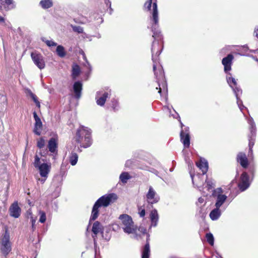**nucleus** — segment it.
<instances>
[{"label": "nucleus", "mask_w": 258, "mask_h": 258, "mask_svg": "<svg viewBox=\"0 0 258 258\" xmlns=\"http://www.w3.org/2000/svg\"><path fill=\"white\" fill-rule=\"evenodd\" d=\"M204 202H205V200H204V198H203L202 197H200L199 198L198 202V203L202 204L204 203Z\"/></svg>", "instance_id": "53"}, {"label": "nucleus", "mask_w": 258, "mask_h": 258, "mask_svg": "<svg viewBox=\"0 0 258 258\" xmlns=\"http://www.w3.org/2000/svg\"><path fill=\"white\" fill-rule=\"evenodd\" d=\"M233 56L231 54H229L225 57H224L222 60V63L224 67V71L226 73H228L231 70V65Z\"/></svg>", "instance_id": "19"}, {"label": "nucleus", "mask_w": 258, "mask_h": 258, "mask_svg": "<svg viewBox=\"0 0 258 258\" xmlns=\"http://www.w3.org/2000/svg\"><path fill=\"white\" fill-rule=\"evenodd\" d=\"M220 208L221 207L217 208L215 207V208L211 211L209 216L212 220H217L221 216V210L220 209Z\"/></svg>", "instance_id": "24"}, {"label": "nucleus", "mask_w": 258, "mask_h": 258, "mask_svg": "<svg viewBox=\"0 0 258 258\" xmlns=\"http://www.w3.org/2000/svg\"><path fill=\"white\" fill-rule=\"evenodd\" d=\"M79 98H77V97H75V98H71V99L69 100V102H71L72 101H74V102H78V99Z\"/></svg>", "instance_id": "56"}, {"label": "nucleus", "mask_w": 258, "mask_h": 258, "mask_svg": "<svg viewBox=\"0 0 258 258\" xmlns=\"http://www.w3.org/2000/svg\"><path fill=\"white\" fill-rule=\"evenodd\" d=\"M150 219L151 221V225L149 228L151 229L152 227H156L159 220V215L157 210L153 209L151 211L150 214Z\"/></svg>", "instance_id": "21"}, {"label": "nucleus", "mask_w": 258, "mask_h": 258, "mask_svg": "<svg viewBox=\"0 0 258 258\" xmlns=\"http://www.w3.org/2000/svg\"><path fill=\"white\" fill-rule=\"evenodd\" d=\"M109 99H111L110 101L111 103L110 104V106L114 110L117 109V107L118 106V101L115 98H108Z\"/></svg>", "instance_id": "34"}, {"label": "nucleus", "mask_w": 258, "mask_h": 258, "mask_svg": "<svg viewBox=\"0 0 258 258\" xmlns=\"http://www.w3.org/2000/svg\"><path fill=\"white\" fill-rule=\"evenodd\" d=\"M247 122L249 124V134L248 137L249 140V150H252V148L254 144L255 138L256 134V127L255 122L251 117H249L247 119Z\"/></svg>", "instance_id": "10"}, {"label": "nucleus", "mask_w": 258, "mask_h": 258, "mask_svg": "<svg viewBox=\"0 0 258 258\" xmlns=\"http://www.w3.org/2000/svg\"><path fill=\"white\" fill-rule=\"evenodd\" d=\"M36 219H37L36 217H31L30 219V221L32 224V229L33 231H34V230L35 229V224Z\"/></svg>", "instance_id": "45"}, {"label": "nucleus", "mask_w": 258, "mask_h": 258, "mask_svg": "<svg viewBox=\"0 0 258 258\" xmlns=\"http://www.w3.org/2000/svg\"><path fill=\"white\" fill-rule=\"evenodd\" d=\"M141 229V231L142 232H143V233H146V229H145L144 228H141L140 227V228Z\"/></svg>", "instance_id": "58"}, {"label": "nucleus", "mask_w": 258, "mask_h": 258, "mask_svg": "<svg viewBox=\"0 0 258 258\" xmlns=\"http://www.w3.org/2000/svg\"><path fill=\"white\" fill-rule=\"evenodd\" d=\"M196 165L197 167L202 171L203 174L202 175H197L196 177H195L194 175L191 172V171H189L190 175L192 179V182L194 185H196L198 187L200 188L202 185H203V181H198L196 184L195 183V180L197 178L198 180L206 174L208 170V163L207 161L204 159L201 158L199 162H196Z\"/></svg>", "instance_id": "5"}, {"label": "nucleus", "mask_w": 258, "mask_h": 258, "mask_svg": "<svg viewBox=\"0 0 258 258\" xmlns=\"http://www.w3.org/2000/svg\"><path fill=\"white\" fill-rule=\"evenodd\" d=\"M134 161L132 160H128L125 163V166L127 168H131L134 164Z\"/></svg>", "instance_id": "46"}, {"label": "nucleus", "mask_w": 258, "mask_h": 258, "mask_svg": "<svg viewBox=\"0 0 258 258\" xmlns=\"http://www.w3.org/2000/svg\"><path fill=\"white\" fill-rule=\"evenodd\" d=\"M52 0H41L39 2V5L43 9H48L53 6Z\"/></svg>", "instance_id": "28"}, {"label": "nucleus", "mask_w": 258, "mask_h": 258, "mask_svg": "<svg viewBox=\"0 0 258 258\" xmlns=\"http://www.w3.org/2000/svg\"><path fill=\"white\" fill-rule=\"evenodd\" d=\"M163 48L162 42L154 41L152 43L151 51L152 53V59L153 62V71L157 82L159 85L158 92L161 95L162 86L163 88L166 87L164 73L163 69L160 64H158V57L161 54Z\"/></svg>", "instance_id": "1"}, {"label": "nucleus", "mask_w": 258, "mask_h": 258, "mask_svg": "<svg viewBox=\"0 0 258 258\" xmlns=\"http://www.w3.org/2000/svg\"><path fill=\"white\" fill-rule=\"evenodd\" d=\"M33 101L35 103L36 105L38 107V108L40 107V102L38 100L37 98H32Z\"/></svg>", "instance_id": "50"}, {"label": "nucleus", "mask_w": 258, "mask_h": 258, "mask_svg": "<svg viewBox=\"0 0 258 258\" xmlns=\"http://www.w3.org/2000/svg\"><path fill=\"white\" fill-rule=\"evenodd\" d=\"M120 225L125 233H133L135 231L134 222L132 217L127 214H122L119 217Z\"/></svg>", "instance_id": "6"}, {"label": "nucleus", "mask_w": 258, "mask_h": 258, "mask_svg": "<svg viewBox=\"0 0 258 258\" xmlns=\"http://www.w3.org/2000/svg\"><path fill=\"white\" fill-rule=\"evenodd\" d=\"M73 89L75 93V97H80L82 90V84L80 81L76 82L73 86Z\"/></svg>", "instance_id": "26"}, {"label": "nucleus", "mask_w": 258, "mask_h": 258, "mask_svg": "<svg viewBox=\"0 0 258 258\" xmlns=\"http://www.w3.org/2000/svg\"><path fill=\"white\" fill-rule=\"evenodd\" d=\"M56 52L57 55L61 58L64 57L66 55L64 47L60 45L57 46Z\"/></svg>", "instance_id": "31"}, {"label": "nucleus", "mask_w": 258, "mask_h": 258, "mask_svg": "<svg viewBox=\"0 0 258 258\" xmlns=\"http://www.w3.org/2000/svg\"><path fill=\"white\" fill-rule=\"evenodd\" d=\"M82 53L83 54V57H84V59L86 61V64L85 65L87 68L89 70V72H91L92 71V67H91V64L89 63V62H88V61L87 60V58L85 56V54L84 53V52H82Z\"/></svg>", "instance_id": "44"}, {"label": "nucleus", "mask_w": 258, "mask_h": 258, "mask_svg": "<svg viewBox=\"0 0 258 258\" xmlns=\"http://www.w3.org/2000/svg\"><path fill=\"white\" fill-rule=\"evenodd\" d=\"M26 91L28 93V94H29V97H35L30 90H27Z\"/></svg>", "instance_id": "55"}, {"label": "nucleus", "mask_w": 258, "mask_h": 258, "mask_svg": "<svg viewBox=\"0 0 258 258\" xmlns=\"http://www.w3.org/2000/svg\"><path fill=\"white\" fill-rule=\"evenodd\" d=\"M152 4V0H147L144 4V8L147 11H151V6Z\"/></svg>", "instance_id": "41"}, {"label": "nucleus", "mask_w": 258, "mask_h": 258, "mask_svg": "<svg viewBox=\"0 0 258 258\" xmlns=\"http://www.w3.org/2000/svg\"><path fill=\"white\" fill-rule=\"evenodd\" d=\"M153 9L152 11L151 19L154 22V25L152 26V31L153 32V37L154 38V41L161 42L162 36L161 34V32L157 29L158 27V11L157 9V5L156 2L153 3Z\"/></svg>", "instance_id": "4"}, {"label": "nucleus", "mask_w": 258, "mask_h": 258, "mask_svg": "<svg viewBox=\"0 0 258 258\" xmlns=\"http://www.w3.org/2000/svg\"><path fill=\"white\" fill-rule=\"evenodd\" d=\"M46 178H43V177H42V178H41V179H39V181H40L42 183H43L45 181V180H46Z\"/></svg>", "instance_id": "57"}, {"label": "nucleus", "mask_w": 258, "mask_h": 258, "mask_svg": "<svg viewBox=\"0 0 258 258\" xmlns=\"http://www.w3.org/2000/svg\"><path fill=\"white\" fill-rule=\"evenodd\" d=\"M69 162L72 166H75L77 163L78 160V154L74 152H72L69 156Z\"/></svg>", "instance_id": "30"}, {"label": "nucleus", "mask_w": 258, "mask_h": 258, "mask_svg": "<svg viewBox=\"0 0 258 258\" xmlns=\"http://www.w3.org/2000/svg\"><path fill=\"white\" fill-rule=\"evenodd\" d=\"M91 131L88 127L80 126L76 133V141L81 147L87 148L92 145Z\"/></svg>", "instance_id": "3"}, {"label": "nucleus", "mask_w": 258, "mask_h": 258, "mask_svg": "<svg viewBox=\"0 0 258 258\" xmlns=\"http://www.w3.org/2000/svg\"><path fill=\"white\" fill-rule=\"evenodd\" d=\"M81 37L83 39L88 38L90 41L91 40V36L87 33H84V32H83V33H82Z\"/></svg>", "instance_id": "49"}, {"label": "nucleus", "mask_w": 258, "mask_h": 258, "mask_svg": "<svg viewBox=\"0 0 258 258\" xmlns=\"http://www.w3.org/2000/svg\"><path fill=\"white\" fill-rule=\"evenodd\" d=\"M1 250L2 253L7 256L12 250L11 243L10 240V234L6 230L0 240Z\"/></svg>", "instance_id": "9"}, {"label": "nucleus", "mask_w": 258, "mask_h": 258, "mask_svg": "<svg viewBox=\"0 0 258 258\" xmlns=\"http://www.w3.org/2000/svg\"><path fill=\"white\" fill-rule=\"evenodd\" d=\"M45 140L43 138H41L37 141V146L40 149L43 148L45 146Z\"/></svg>", "instance_id": "38"}, {"label": "nucleus", "mask_w": 258, "mask_h": 258, "mask_svg": "<svg viewBox=\"0 0 258 258\" xmlns=\"http://www.w3.org/2000/svg\"><path fill=\"white\" fill-rule=\"evenodd\" d=\"M226 80L228 84L233 89V91L236 97H239L242 95V90L237 87V82L235 78L229 72L227 73Z\"/></svg>", "instance_id": "12"}, {"label": "nucleus", "mask_w": 258, "mask_h": 258, "mask_svg": "<svg viewBox=\"0 0 258 258\" xmlns=\"http://www.w3.org/2000/svg\"><path fill=\"white\" fill-rule=\"evenodd\" d=\"M31 56L34 63L40 70L43 69L45 67V62L43 56L39 53L33 52Z\"/></svg>", "instance_id": "13"}, {"label": "nucleus", "mask_w": 258, "mask_h": 258, "mask_svg": "<svg viewBox=\"0 0 258 258\" xmlns=\"http://www.w3.org/2000/svg\"><path fill=\"white\" fill-rule=\"evenodd\" d=\"M146 198L147 202L151 204L157 203L160 200L159 196L152 186L149 187Z\"/></svg>", "instance_id": "16"}, {"label": "nucleus", "mask_w": 258, "mask_h": 258, "mask_svg": "<svg viewBox=\"0 0 258 258\" xmlns=\"http://www.w3.org/2000/svg\"><path fill=\"white\" fill-rule=\"evenodd\" d=\"M58 136L55 135L51 138L48 142L47 148L50 152L49 155L52 156V158L55 161L58 155Z\"/></svg>", "instance_id": "11"}, {"label": "nucleus", "mask_w": 258, "mask_h": 258, "mask_svg": "<svg viewBox=\"0 0 258 258\" xmlns=\"http://www.w3.org/2000/svg\"><path fill=\"white\" fill-rule=\"evenodd\" d=\"M237 161L244 168H246L248 165V161L246 154L242 152L239 153L237 155Z\"/></svg>", "instance_id": "22"}, {"label": "nucleus", "mask_w": 258, "mask_h": 258, "mask_svg": "<svg viewBox=\"0 0 258 258\" xmlns=\"http://www.w3.org/2000/svg\"><path fill=\"white\" fill-rule=\"evenodd\" d=\"M112 95L111 90L108 88L101 89L97 92V97H108Z\"/></svg>", "instance_id": "27"}, {"label": "nucleus", "mask_w": 258, "mask_h": 258, "mask_svg": "<svg viewBox=\"0 0 258 258\" xmlns=\"http://www.w3.org/2000/svg\"><path fill=\"white\" fill-rule=\"evenodd\" d=\"M33 117L35 120L34 123V127L33 129L34 133L37 135L40 136L41 134V132L42 131V121L39 118V117L37 115L36 112L34 111L33 113Z\"/></svg>", "instance_id": "18"}, {"label": "nucleus", "mask_w": 258, "mask_h": 258, "mask_svg": "<svg viewBox=\"0 0 258 258\" xmlns=\"http://www.w3.org/2000/svg\"><path fill=\"white\" fill-rule=\"evenodd\" d=\"M249 172H250L252 174H253V173H254V168H249Z\"/></svg>", "instance_id": "60"}, {"label": "nucleus", "mask_w": 258, "mask_h": 258, "mask_svg": "<svg viewBox=\"0 0 258 258\" xmlns=\"http://www.w3.org/2000/svg\"><path fill=\"white\" fill-rule=\"evenodd\" d=\"M107 98H98L96 100V103L98 105L103 106L106 101H107L106 100Z\"/></svg>", "instance_id": "42"}, {"label": "nucleus", "mask_w": 258, "mask_h": 258, "mask_svg": "<svg viewBox=\"0 0 258 258\" xmlns=\"http://www.w3.org/2000/svg\"><path fill=\"white\" fill-rule=\"evenodd\" d=\"M118 199V196L115 193H110L104 195L99 198L95 203L91 212L90 218L91 221L95 220L99 214V208L107 207L111 204L114 203Z\"/></svg>", "instance_id": "2"}, {"label": "nucleus", "mask_w": 258, "mask_h": 258, "mask_svg": "<svg viewBox=\"0 0 258 258\" xmlns=\"http://www.w3.org/2000/svg\"><path fill=\"white\" fill-rule=\"evenodd\" d=\"M9 211L10 216L13 217L17 218L20 216L21 210L17 202H15L11 205Z\"/></svg>", "instance_id": "20"}, {"label": "nucleus", "mask_w": 258, "mask_h": 258, "mask_svg": "<svg viewBox=\"0 0 258 258\" xmlns=\"http://www.w3.org/2000/svg\"><path fill=\"white\" fill-rule=\"evenodd\" d=\"M5 19L3 17L0 16V23H4Z\"/></svg>", "instance_id": "59"}, {"label": "nucleus", "mask_w": 258, "mask_h": 258, "mask_svg": "<svg viewBox=\"0 0 258 258\" xmlns=\"http://www.w3.org/2000/svg\"><path fill=\"white\" fill-rule=\"evenodd\" d=\"M138 214L142 218L144 217L146 214V211L144 208H143L142 206L138 207Z\"/></svg>", "instance_id": "40"}, {"label": "nucleus", "mask_w": 258, "mask_h": 258, "mask_svg": "<svg viewBox=\"0 0 258 258\" xmlns=\"http://www.w3.org/2000/svg\"><path fill=\"white\" fill-rule=\"evenodd\" d=\"M167 98H165V101H166V102L167 101Z\"/></svg>", "instance_id": "62"}, {"label": "nucleus", "mask_w": 258, "mask_h": 258, "mask_svg": "<svg viewBox=\"0 0 258 258\" xmlns=\"http://www.w3.org/2000/svg\"><path fill=\"white\" fill-rule=\"evenodd\" d=\"M147 242L145 245L143 251L142 258H149L150 252V245H149V234H147Z\"/></svg>", "instance_id": "25"}, {"label": "nucleus", "mask_w": 258, "mask_h": 258, "mask_svg": "<svg viewBox=\"0 0 258 258\" xmlns=\"http://www.w3.org/2000/svg\"><path fill=\"white\" fill-rule=\"evenodd\" d=\"M73 30L78 33H83L84 31L83 28L81 26L71 25Z\"/></svg>", "instance_id": "39"}, {"label": "nucleus", "mask_w": 258, "mask_h": 258, "mask_svg": "<svg viewBox=\"0 0 258 258\" xmlns=\"http://www.w3.org/2000/svg\"><path fill=\"white\" fill-rule=\"evenodd\" d=\"M105 3L107 7L110 8V14H111L113 10L111 8V2L109 0H104Z\"/></svg>", "instance_id": "48"}, {"label": "nucleus", "mask_w": 258, "mask_h": 258, "mask_svg": "<svg viewBox=\"0 0 258 258\" xmlns=\"http://www.w3.org/2000/svg\"><path fill=\"white\" fill-rule=\"evenodd\" d=\"M250 184L249 176L246 172H243L240 176V181L238 184L239 189L243 191L247 189Z\"/></svg>", "instance_id": "15"}, {"label": "nucleus", "mask_w": 258, "mask_h": 258, "mask_svg": "<svg viewBox=\"0 0 258 258\" xmlns=\"http://www.w3.org/2000/svg\"><path fill=\"white\" fill-rule=\"evenodd\" d=\"M237 104L241 111L242 112L243 109H246V108L243 105L242 101L240 100V98H237Z\"/></svg>", "instance_id": "43"}, {"label": "nucleus", "mask_w": 258, "mask_h": 258, "mask_svg": "<svg viewBox=\"0 0 258 258\" xmlns=\"http://www.w3.org/2000/svg\"><path fill=\"white\" fill-rule=\"evenodd\" d=\"M253 34L257 38H258V26L254 28Z\"/></svg>", "instance_id": "51"}, {"label": "nucleus", "mask_w": 258, "mask_h": 258, "mask_svg": "<svg viewBox=\"0 0 258 258\" xmlns=\"http://www.w3.org/2000/svg\"><path fill=\"white\" fill-rule=\"evenodd\" d=\"M212 197L215 201V206L217 208L222 207L227 199V196L224 194V191L221 187L214 189Z\"/></svg>", "instance_id": "8"}, {"label": "nucleus", "mask_w": 258, "mask_h": 258, "mask_svg": "<svg viewBox=\"0 0 258 258\" xmlns=\"http://www.w3.org/2000/svg\"><path fill=\"white\" fill-rule=\"evenodd\" d=\"M39 215H40L39 221L41 223H44L46 219L45 213L43 211H39Z\"/></svg>", "instance_id": "37"}, {"label": "nucleus", "mask_w": 258, "mask_h": 258, "mask_svg": "<svg viewBox=\"0 0 258 258\" xmlns=\"http://www.w3.org/2000/svg\"><path fill=\"white\" fill-rule=\"evenodd\" d=\"M0 10L2 9L3 5L7 10L13 9L15 7L13 0H0Z\"/></svg>", "instance_id": "23"}, {"label": "nucleus", "mask_w": 258, "mask_h": 258, "mask_svg": "<svg viewBox=\"0 0 258 258\" xmlns=\"http://www.w3.org/2000/svg\"><path fill=\"white\" fill-rule=\"evenodd\" d=\"M131 176L129 174V173L127 172H122L119 176L120 180L123 183H125L127 182L128 179L131 178Z\"/></svg>", "instance_id": "32"}, {"label": "nucleus", "mask_w": 258, "mask_h": 258, "mask_svg": "<svg viewBox=\"0 0 258 258\" xmlns=\"http://www.w3.org/2000/svg\"><path fill=\"white\" fill-rule=\"evenodd\" d=\"M27 217L28 219H30L31 217H34L32 215V213L31 211V210H28L27 212Z\"/></svg>", "instance_id": "52"}, {"label": "nucleus", "mask_w": 258, "mask_h": 258, "mask_svg": "<svg viewBox=\"0 0 258 258\" xmlns=\"http://www.w3.org/2000/svg\"><path fill=\"white\" fill-rule=\"evenodd\" d=\"M103 227L100 223L98 221H95L92 226V238L94 240V247L97 246V235L99 233H103Z\"/></svg>", "instance_id": "17"}, {"label": "nucleus", "mask_w": 258, "mask_h": 258, "mask_svg": "<svg viewBox=\"0 0 258 258\" xmlns=\"http://www.w3.org/2000/svg\"><path fill=\"white\" fill-rule=\"evenodd\" d=\"M167 109L168 110H170V109L169 106H167ZM174 113L173 114H172L171 113V111H170V115L173 116V117L174 118H178L179 121L180 122L181 127H183L184 126V125L183 124V123L181 121L180 118V116H179L178 113L177 112H176L174 110Z\"/></svg>", "instance_id": "36"}, {"label": "nucleus", "mask_w": 258, "mask_h": 258, "mask_svg": "<svg viewBox=\"0 0 258 258\" xmlns=\"http://www.w3.org/2000/svg\"><path fill=\"white\" fill-rule=\"evenodd\" d=\"M206 238L207 242L212 246L214 243V238L213 235L211 233H208L206 234Z\"/></svg>", "instance_id": "35"}, {"label": "nucleus", "mask_w": 258, "mask_h": 258, "mask_svg": "<svg viewBox=\"0 0 258 258\" xmlns=\"http://www.w3.org/2000/svg\"><path fill=\"white\" fill-rule=\"evenodd\" d=\"M81 69L79 65L74 64L72 67V76L73 79H76L80 74Z\"/></svg>", "instance_id": "29"}, {"label": "nucleus", "mask_w": 258, "mask_h": 258, "mask_svg": "<svg viewBox=\"0 0 258 258\" xmlns=\"http://www.w3.org/2000/svg\"><path fill=\"white\" fill-rule=\"evenodd\" d=\"M33 164L34 167L38 169L40 176L43 178H47L51 169L50 163H43L41 164L40 157L36 155Z\"/></svg>", "instance_id": "7"}, {"label": "nucleus", "mask_w": 258, "mask_h": 258, "mask_svg": "<svg viewBox=\"0 0 258 258\" xmlns=\"http://www.w3.org/2000/svg\"><path fill=\"white\" fill-rule=\"evenodd\" d=\"M191 164H192V162L191 163H190V162L189 161V165H191Z\"/></svg>", "instance_id": "61"}, {"label": "nucleus", "mask_w": 258, "mask_h": 258, "mask_svg": "<svg viewBox=\"0 0 258 258\" xmlns=\"http://www.w3.org/2000/svg\"><path fill=\"white\" fill-rule=\"evenodd\" d=\"M199 214H200V216L201 217H204V215H205V212H203V209L202 208H200V210L199 211Z\"/></svg>", "instance_id": "54"}, {"label": "nucleus", "mask_w": 258, "mask_h": 258, "mask_svg": "<svg viewBox=\"0 0 258 258\" xmlns=\"http://www.w3.org/2000/svg\"><path fill=\"white\" fill-rule=\"evenodd\" d=\"M41 40L44 42L48 47L56 46L57 43L52 40H47L45 37H42Z\"/></svg>", "instance_id": "33"}, {"label": "nucleus", "mask_w": 258, "mask_h": 258, "mask_svg": "<svg viewBox=\"0 0 258 258\" xmlns=\"http://www.w3.org/2000/svg\"><path fill=\"white\" fill-rule=\"evenodd\" d=\"M213 183L212 181H206V187L208 190L212 189L213 187Z\"/></svg>", "instance_id": "47"}, {"label": "nucleus", "mask_w": 258, "mask_h": 258, "mask_svg": "<svg viewBox=\"0 0 258 258\" xmlns=\"http://www.w3.org/2000/svg\"><path fill=\"white\" fill-rule=\"evenodd\" d=\"M180 136V141L183 144L184 148H188L190 145L189 127L184 126L183 127H181Z\"/></svg>", "instance_id": "14"}]
</instances>
